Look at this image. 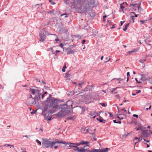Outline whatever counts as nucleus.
Returning <instances> with one entry per match:
<instances>
[{"instance_id": "nucleus-50", "label": "nucleus", "mask_w": 152, "mask_h": 152, "mask_svg": "<svg viewBox=\"0 0 152 152\" xmlns=\"http://www.w3.org/2000/svg\"><path fill=\"white\" fill-rule=\"evenodd\" d=\"M133 116L134 117H136L137 118H138V115L136 114H133Z\"/></svg>"}, {"instance_id": "nucleus-57", "label": "nucleus", "mask_w": 152, "mask_h": 152, "mask_svg": "<svg viewBox=\"0 0 152 152\" xmlns=\"http://www.w3.org/2000/svg\"><path fill=\"white\" fill-rule=\"evenodd\" d=\"M124 99L123 101V102H127V101L125 100V99H126L125 97H124Z\"/></svg>"}, {"instance_id": "nucleus-8", "label": "nucleus", "mask_w": 152, "mask_h": 152, "mask_svg": "<svg viewBox=\"0 0 152 152\" xmlns=\"http://www.w3.org/2000/svg\"><path fill=\"white\" fill-rule=\"evenodd\" d=\"M140 75L142 76V77L141 80L144 81L146 80L148 81V80H149L150 79H151V78L150 77L148 79H147L146 77V75L144 74H141Z\"/></svg>"}, {"instance_id": "nucleus-28", "label": "nucleus", "mask_w": 152, "mask_h": 152, "mask_svg": "<svg viewBox=\"0 0 152 152\" xmlns=\"http://www.w3.org/2000/svg\"><path fill=\"white\" fill-rule=\"evenodd\" d=\"M107 16V15H104V16L103 17V21L104 22H105L106 20V18H107V16Z\"/></svg>"}, {"instance_id": "nucleus-12", "label": "nucleus", "mask_w": 152, "mask_h": 152, "mask_svg": "<svg viewBox=\"0 0 152 152\" xmlns=\"http://www.w3.org/2000/svg\"><path fill=\"white\" fill-rule=\"evenodd\" d=\"M96 120L101 123H105L106 120H104L103 119L102 117H100L99 118H97Z\"/></svg>"}, {"instance_id": "nucleus-27", "label": "nucleus", "mask_w": 152, "mask_h": 152, "mask_svg": "<svg viewBox=\"0 0 152 152\" xmlns=\"http://www.w3.org/2000/svg\"><path fill=\"white\" fill-rule=\"evenodd\" d=\"M107 113L110 115L109 117H114L113 115L111 113L109 112H107Z\"/></svg>"}, {"instance_id": "nucleus-38", "label": "nucleus", "mask_w": 152, "mask_h": 152, "mask_svg": "<svg viewBox=\"0 0 152 152\" xmlns=\"http://www.w3.org/2000/svg\"><path fill=\"white\" fill-rule=\"evenodd\" d=\"M100 104H101L103 107H106V106L105 103H100Z\"/></svg>"}, {"instance_id": "nucleus-45", "label": "nucleus", "mask_w": 152, "mask_h": 152, "mask_svg": "<svg viewBox=\"0 0 152 152\" xmlns=\"http://www.w3.org/2000/svg\"><path fill=\"white\" fill-rule=\"evenodd\" d=\"M134 16H131V18H132V20H133V22H134Z\"/></svg>"}, {"instance_id": "nucleus-9", "label": "nucleus", "mask_w": 152, "mask_h": 152, "mask_svg": "<svg viewBox=\"0 0 152 152\" xmlns=\"http://www.w3.org/2000/svg\"><path fill=\"white\" fill-rule=\"evenodd\" d=\"M85 150L86 152H99L100 149H96L93 148L91 150L89 149H86Z\"/></svg>"}, {"instance_id": "nucleus-47", "label": "nucleus", "mask_w": 152, "mask_h": 152, "mask_svg": "<svg viewBox=\"0 0 152 152\" xmlns=\"http://www.w3.org/2000/svg\"><path fill=\"white\" fill-rule=\"evenodd\" d=\"M4 146H6V147H8V146H13V145H10V144H5L4 145Z\"/></svg>"}, {"instance_id": "nucleus-6", "label": "nucleus", "mask_w": 152, "mask_h": 152, "mask_svg": "<svg viewBox=\"0 0 152 152\" xmlns=\"http://www.w3.org/2000/svg\"><path fill=\"white\" fill-rule=\"evenodd\" d=\"M39 36L40 38L39 41L40 42H43L46 39V36L44 33L39 34Z\"/></svg>"}, {"instance_id": "nucleus-59", "label": "nucleus", "mask_w": 152, "mask_h": 152, "mask_svg": "<svg viewBox=\"0 0 152 152\" xmlns=\"http://www.w3.org/2000/svg\"><path fill=\"white\" fill-rule=\"evenodd\" d=\"M125 22V21H121L120 22V23H121V26H122L123 23H124Z\"/></svg>"}, {"instance_id": "nucleus-60", "label": "nucleus", "mask_w": 152, "mask_h": 152, "mask_svg": "<svg viewBox=\"0 0 152 152\" xmlns=\"http://www.w3.org/2000/svg\"><path fill=\"white\" fill-rule=\"evenodd\" d=\"M121 110H122V111H124L125 112H127V110H125V108H123L121 109Z\"/></svg>"}, {"instance_id": "nucleus-30", "label": "nucleus", "mask_w": 152, "mask_h": 152, "mask_svg": "<svg viewBox=\"0 0 152 152\" xmlns=\"http://www.w3.org/2000/svg\"><path fill=\"white\" fill-rule=\"evenodd\" d=\"M69 92L70 93L68 94L69 95H72L74 94V91H70Z\"/></svg>"}, {"instance_id": "nucleus-2", "label": "nucleus", "mask_w": 152, "mask_h": 152, "mask_svg": "<svg viewBox=\"0 0 152 152\" xmlns=\"http://www.w3.org/2000/svg\"><path fill=\"white\" fill-rule=\"evenodd\" d=\"M57 143H60L59 140L58 139H54L52 142L49 141L48 139H44L42 142V146L45 148H52L54 144Z\"/></svg>"}, {"instance_id": "nucleus-61", "label": "nucleus", "mask_w": 152, "mask_h": 152, "mask_svg": "<svg viewBox=\"0 0 152 152\" xmlns=\"http://www.w3.org/2000/svg\"><path fill=\"white\" fill-rule=\"evenodd\" d=\"M41 132H43V129L42 128H40L39 130Z\"/></svg>"}, {"instance_id": "nucleus-3", "label": "nucleus", "mask_w": 152, "mask_h": 152, "mask_svg": "<svg viewBox=\"0 0 152 152\" xmlns=\"http://www.w3.org/2000/svg\"><path fill=\"white\" fill-rule=\"evenodd\" d=\"M60 143H62L64 144L65 145H69V147H74L75 148L73 149V150L74 151L78 152H83V149H80L79 148L75 145V143H71L70 142H66L64 141H60Z\"/></svg>"}, {"instance_id": "nucleus-16", "label": "nucleus", "mask_w": 152, "mask_h": 152, "mask_svg": "<svg viewBox=\"0 0 152 152\" xmlns=\"http://www.w3.org/2000/svg\"><path fill=\"white\" fill-rule=\"evenodd\" d=\"M75 116L71 115L69 117H67L66 119V120H71L72 121H74L75 119Z\"/></svg>"}, {"instance_id": "nucleus-10", "label": "nucleus", "mask_w": 152, "mask_h": 152, "mask_svg": "<svg viewBox=\"0 0 152 152\" xmlns=\"http://www.w3.org/2000/svg\"><path fill=\"white\" fill-rule=\"evenodd\" d=\"M89 133L93 135L95 133L96 129H94L93 128L91 127L89 129Z\"/></svg>"}, {"instance_id": "nucleus-14", "label": "nucleus", "mask_w": 152, "mask_h": 152, "mask_svg": "<svg viewBox=\"0 0 152 152\" xmlns=\"http://www.w3.org/2000/svg\"><path fill=\"white\" fill-rule=\"evenodd\" d=\"M91 86H87L84 88L83 91L86 92V91H90V90H91Z\"/></svg>"}, {"instance_id": "nucleus-15", "label": "nucleus", "mask_w": 152, "mask_h": 152, "mask_svg": "<svg viewBox=\"0 0 152 152\" xmlns=\"http://www.w3.org/2000/svg\"><path fill=\"white\" fill-rule=\"evenodd\" d=\"M107 148H105L101 149H100L99 152H107L110 149Z\"/></svg>"}, {"instance_id": "nucleus-52", "label": "nucleus", "mask_w": 152, "mask_h": 152, "mask_svg": "<svg viewBox=\"0 0 152 152\" xmlns=\"http://www.w3.org/2000/svg\"><path fill=\"white\" fill-rule=\"evenodd\" d=\"M124 8V6H123V5H120V8L121 9L123 10Z\"/></svg>"}, {"instance_id": "nucleus-54", "label": "nucleus", "mask_w": 152, "mask_h": 152, "mask_svg": "<svg viewBox=\"0 0 152 152\" xmlns=\"http://www.w3.org/2000/svg\"><path fill=\"white\" fill-rule=\"evenodd\" d=\"M86 40L85 39H83L82 40V44L83 45L84 44L85 42H86Z\"/></svg>"}, {"instance_id": "nucleus-19", "label": "nucleus", "mask_w": 152, "mask_h": 152, "mask_svg": "<svg viewBox=\"0 0 152 152\" xmlns=\"http://www.w3.org/2000/svg\"><path fill=\"white\" fill-rule=\"evenodd\" d=\"M89 15L92 18H94L95 16V13L94 12H91L89 14Z\"/></svg>"}, {"instance_id": "nucleus-1", "label": "nucleus", "mask_w": 152, "mask_h": 152, "mask_svg": "<svg viewBox=\"0 0 152 152\" xmlns=\"http://www.w3.org/2000/svg\"><path fill=\"white\" fill-rule=\"evenodd\" d=\"M47 100L44 102L45 106L42 110V113L44 115L45 119L47 121H51L52 119L51 114L56 112L58 110H61L56 114L57 117L62 118L66 114H72L73 112L72 109L66 106V105L60 104L64 102L63 99H59L52 97L51 94Z\"/></svg>"}, {"instance_id": "nucleus-39", "label": "nucleus", "mask_w": 152, "mask_h": 152, "mask_svg": "<svg viewBox=\"0 0 152 152\" xmlns=\"http://www.w3.org/2000/svg\"><path fill=\"white\" fill-rule=\"evenodd\" d=\"M117 88H113L112 90L111 91H110V93H113V92H115V90H116V89Z\"/></svg>"}, {"instance_id": "nucleus-24", "label": "nucleus", "mask_w": 152, "mask_h": 152, "mask_svg": "<svg viewBox=\"0 0 152 152\" xmlns=\"http://www.w3.org/2000/svg\"><path fill=\"white\" fill-rule=\"evenodd\" d=\"M38 110V107L37 108L36 110H33V111L30 112V113L31 114L33 115L34 113H35L37 110Z\"/></svg>"}, {"instance_id": "nucleus-21", "label": "nucleus", "mask_w": 152, "mask_h": 152, "mask_svg": "<svg viewBox=\"0 0 152 152\" xmlns=\"http://www.w3.org/2000/svg\"><path fill=\"white\" fill-rule=\"evenodd\" d=\"M129 23H128L126 24L125 25L124 28L123 29V31H126L127 30V29L128 27L129 26Z\"/></svg>"}, {"instance_id": "nucleus-42", "label": "nucleus", "mask_w": 152, "mask_h": 152, "mask_svg": "<svg viewBox=\"0 0 152 152\" xmlns=\"http://www.w3.org/2000/svg\"><path fill=\"white\" fill-rule=\"evenodd\" d=\"M117 118H118L120 120H121L124 119V118L123 117L121 118L120 117H119L118 116H117Z\"/></svg>"}, {"instance_id": "nucleus-23", "label": "nucleus", "mask_w": 152, "mask_h": 152, "mask_svg": "<svg viewBox=\"0 0 152 152\" xmlns=\"http://www.w3.org/2000/svg\"><path fill=\"white\" fill-rule=\"evenodd\" d=\"M66 68V66L65 64V65L63 67V68L62 69V71L63 72H65V69Z\"/></svg>"}, {"instance_id": "nucleus-36", "label": "nucleus", "mask_w": 152, "mask_h": 152, "mask_svg": "<svg viewBox=\"0 0 152 152\" xmlns=\"http://www.w3.org/2000/svg\"><path fill=\"white\" fill-rule=\"evenodd\" d=\"M64 45V44L62 43H61L59 45V46L62 48H63V49H64V48L63 47Z\"/></svg>"}, {"instance_id": "nucleus-13", "label": "nucleus", "mask_w": 152, "mask_h": 152, "mask_svg": "<svg viewBox=\"0 0 152 152\" xmlns=\"http://www.w3.org/2000/svg\"><path fill=\"white\" fill-rule=\"evenodd\" d=\"M38 90L33 88H30V91L33 94L35 95Z\"/></svg>"}, {"instance_id": "nucleus-4", "label": "nucleus", "mask_w": 152, "mask_h": 152, "mask_svg": "<svg viewBox=\"0 0 152 152\" xmlns=\"http://www.w3.org/2000/svg\"><path fill=\"white\" fill-rule=\"evenodd\" d=\"M29 98H32L34 100L33 101H31V102H28L29 104H35L36 103V99H38V95H36L35 96L34 98H32V95H30L29 96Z\"/></svg>"}, {"instance_id": "nucleus-20", "label": "nucleus", "mask_w": 152, "mask_h": 152, "mask_svg": "<svg viewBox=\"0 0 152 152\" xmlns=\"http://www.w3.org/2000/svg\"><path fill=\"white\" fill-rule=\"evenodd\" d=\"M109 56H107V57H106L105 58V59L104 60V63H107V62L109 61L110 60V59L109 58Z\"/></svg>"}, {"instance_id": "nucleus-46", "label": "nucleus", "mask_w": 152, "mask_h": 152, "mask_svg": "<svg viewBox=\"0 0 152 152\" xmlns=\"http://www.w3.org/2000/svg\"><path fill=\"white\" fill-rule=\"evenodd\" d=\"M136 91H137V92H136V94H139L141 92V91L140 90H136Z\"/></svg>"}, {"instance_id": "nucleus-37", "label": "nucleus", "mask_w": 152, "mask_h": 152, "mask_svg": "<svg viewBox=\"0 0 152 152\" xmlns=\"http://www.w3.org/2000/svg\"><path fill=\"white\" fill-rule=\"evenodd\" d=\"M75 143V145L77 146V147H78V146H80V145H81V141L79 143Z\"/></svg>"}, {"instance_id": "nucleus-22", "label": "nucleus", "mask_w": 152, "mask_h": 152, "mask_svg": "<svg viewBox=\"0 0 152 152\" xmlns=\"http://www.w3.org/2000/svg\"><path fill=\"white\" fill-rule=\"evenodd\" d=\"M69 15V14H66V13H64V14H61V16H64V18H66L68 17V16Z\"/></svg>"}, {"instance_id": "nucleus-43", "label": "nucleus", "mask_w": 152, "mask_h": 152, "mask_svg": "<svg viewBox=\"0 0 152 152\" xmlns=\"http://www.w3.org/2000/svg\"><path fill=\"white\" fill-rule=\"evenodd\" d=\"M49 49H50L51 50L52 54H54V52L53 51L54 50L53 49V48H50Z\"/></svg>"}, {"instance_id": "nucleus-35", "label": "nucleus", "mask_w": 152, "mask_h": 152, "mask_svg": "<svg viewBox=\"0 0 152 152\" xmlns=\"http://www.w3.org/2000/svg\"><path fill=\"white\" fill-rule=\"evenodd\" d=\"M78 84L79 87L81 88H82V85L84 84V82L79 83Z\"/></svg>"}, {"instance_id": "nucleus-33", "label": "nucleus", "mask_w": 152, "mask_h": 152, "mask_svg": "<svg viewBox=\"0 0 152 152\" xmlns=\"http://www.w3.org/2000/svg\"><path fill=\"white\" fill-rule=\"evenodd\" d=\"M140 4V3L139 4H133V7H136L138 6L139 4Z\"/></svg>"}, {"instance_id": "nucleus-18", "label": "nucleus", "mask_w": 152, "mask_h": 152, "mask_svg": "<svg viewBox=\"0 0 152 152\" xmlns=\"http://www.w3.org/2000/svg\"><path fill=\"white\" fill-rule=\"evenodd\" d=\"M142 134L143 135V137H148V134L145 131H143L142 132Z\"/></svg>"}, {"instance_id": "nucleus-17", "label": "nucleus", "mask_w": 152, "mask_h": 152, "mask_svg": "<svg viewBox=\"0 0 152 152\" xmlns=\"http://www.w3.org/2000/svg\"><path fill=\"white\" fill-rule=\"evenodd\" d=\"M138 49H134L132 51H129L128 52L129 54H130L132 53H136L138 50Z\"/></svg>"}, {"instance_id": "nucleus-56", "label": "nucleus", "mask_w": 152, "mask_h": 152, "mask_svg": "<svg viewBox=\"0 0 152 152\" xmlns=\"http://www.w3.org/2000/svg\"><path fill=\"white\" fill-rule=\"evenodd\" d=\"M118 80L120 81H122L124 79H122L121 78H119L117 79Z\"/></svg>"}, {"instance_id": "nucleus-40", "label": "nucleus", "mask_w": 152, "mask_h": 152, "mask_svg": "<svg viewBox=\"0 0 152 152\" xmlns=\"http://www.w3.org/2000/svg\"><path fill=\"white\" fill-rule=\"evenodd\" d=\"M74 36L75 37H78L79 38V39H80L81 38V36H80V35H75Z\"/></svg>"}, {"instance_id": "nucleus-44", "label": "nucleus", "mask_w": 152, "mask_h": 152, "mask_svg": "<svg viewBox=\"0 0 152 152\" xmlns=\"http://www.w3.org/2000/svg\"><path fill=\"white\" fill-rule=\"evenodd\" d=\"M76 46V45L73 44V45H69V48H72L73 47H75Z\"/></svg>"}, {"instance_id": "nucleus-32", "label": "nucleus", "mask_w": 152, "mask_h": 152, "mask_svg": "<svg viewBox=\"0 0 152 152\" xmlns=\"http://www.w3.org/2000/svg\"><path fill=\"white\" fill-rule=\"evenodd\" d=\"M39 82L41 83L42 84H44L45 85H46V83L43 80H42L41 81L40 80H39Z\"/></svg>"}, {"instance_id": "nucleus-11", "label": "nucleus", "mask_w": 152, "mask_h": 152, "mask_svg": "<svg viewBox=\"0 0 152 152\" xmlns=\"http://www.w3.org/2000/svg\"><path fill=\"white\" fill-rule=\"evenodd\" d=\"M69 50L67 52V54H73L75 52H76L75 50H72L69 47L68 48Z\"/></svg>"}, {"instance_id": "nucleus-51", "label": "nucleus", "mask_w": 152, "mask_h": 152, "mask_svg": "<svg viewBox=\"0 0 152 152\" xmlns=\"http://www.w3.org/2000/svg\"><path fill=\"white\" fill-rule=\"evenodd\" d=\"M69 75H70V74H69V73L68 72H67L66 73L65 77H67Z\"/></svg>"}, {"instance_id": "nucleus-48", "label": "nucleus", "mask_w": 152, "mask_h": 152, "mask_svg": "<svg viewBox=\"0 0 152 152\" xmlns=\"http://www.w3.org/2000/svg\"><path fill=\"white\" fill-rule=\"evenodd\" d=\"M137 131L139 130H140L141 129H142L140 128V127H136L135 128Z\"/></svg>"}, {"instance_id": "nucleus-25", "label": "nucleus", "mask_w": 152, "mask_h": 152, "mask_svg": "<svg viewBox=\"0 0 152 152\" xmlns=\"http://www.w3.org/2000/svg\"><path fill=\"white\" fill-rule=\"evenodd\" d=\"M140 4H141V3H140V4L138 6V10L139 11H140V12L142 10V9L141 7H140Z\"/></svg>"}, {"instance_id": "nucleus-53", "label": "nucleus", "mask_w": 152, "mask_h": 152, "mask_svg": "<svg viewBox=\"0 0 152 152\" xmlns=\"http://www.w3.org/2000/svg\"><path fill=\"white\" fill-rule=\"evenodd\" d=\"M89 127H88V128L87 129H86V133L87 132L88 133H89Z\"/></svg>"}, {"instance_id": "nucleus-29", "label": "nucleus", "mask_w": 152, "mask_h": 152, "mask_svg": "<svg viewBox=\"0 0 152 152\" xmlns=\"http://www.w3.org/2000/svg\"><path fill=\"white\" fill-rule=\"evenodd\" d=\"M54 11V10L53 9L51 11H49L48 12H47V13L49 14L50 13V14H53V12Z\"/></svg>"}, {"instance_id": "nucleus-31", "label": "nucleus", "mask_w": 152, "mask_h": 152, "mask_svg": "<svg viewBox=\"0 0 152 152\" xmlns=\"http://www.w3.org/2000/svg\"><path fill=\"white\" fill-rule=\"evenodd\" d=\"M134 139L135 140H138V141H139L140 142L141 141V140H142V139H141V140H140V138H138L137 137H135Z\"/></svg>"}, {"instance_id": "nucleus-62", "label": "nucleus", "mask_w": 152, "mask_h": 152, "mask_svg": "<svg viewBox=\"0 0 152 152\" xmlns=\"http://www.w3.org/2000/svg\"><path fill=\"white\" fill-rule=\"evenodd\" d=\"M45 96V95H44V94H42V95H41V98H42V99H44V97Z\"/></svg>"}, {"instance_id": "nucleus-26", "label": "nucleus", "mask_w": 152, "mask_h": 152, "mask_svg": "<svg viewBox=\"0 0 152 152\" xmlns=\"http://www.w3.org/2000/svg\"><path fill=\"white\" fill-rule=\"evenodd\" d=\"M147 20H140V21L141 23L142 24H143L144 23H145L147 22Z\"/></svg>"}, {"instance_id": "nucleus-49", "label": "nucleus", "mask_w": 152, "mask_h": 152, "mask_svg": "<svg viewBox=\"0 0 152 152\" xmlns=\"http://www.w3.org/2000/svg\"><path fill=\"white\" fill-rule=\"evenodd\" d=\"M126 75H127V77H129V76H130V73H129V72H128L127 73Z\"/></svg>"}, {"instance_id": "nucleus-7", "label": "nucleus", "mask_w": 152, "mask_h": 152, "mask_svg": "<svg viewBox=\"0 0 152 152\" xmlns=\"http://www.w3.org/2000/svg\"><path fill=\"white\" fill-rule=\"evenodd\" d=\"M63 104L66 105V106H69V107H70L72 109H73L75 107H72V102L70 100H68L67 101L66 104Z\"/></svg>"}, {"instance_id": "nucleus-41", "label": "nucleus", "mask_w": 152, "mask_h": 152, "mask_svg": "<svg viewBox=\"0 0 152 152\" xmlns=\"http://www.w3.org/2000/svg\"><path fill=\"white\" fill-rule=\"evenodd\" d=\"M135 79L136 80V81L138 83H141L142 82L141 81H139L137 79V78H135Z\"/></svg>"}, {"instance_id": "nucleus-5", "label": "nucleus", "mask_w": 152, "mask_h": 152, "mask_svg": "<svg viewBox=\"0 0 152 152\" xmlns=\"http://www.w3.org/2000/svg\"><path fill=\"white\" fill-rule=\"evenodd\" d=\"M81 145H84V146L82 148L80 149H83L84 150L88 149H85V147L87 146H89V144L90 143L89 142L84 141H81Z\"/></svg>"}, {"instance_id": "nucleus-58", "label": "nucleus", "mask_w": 152, "mask_h": 152, "mask_svg": "<svg viewBox=\"0 0 152 152\" xmlns=\"http://www.w3.org/2000/svg\"><path fill=\"white\" fill-rule=\"evenodd\" d=\"M137 126H139L140 128L141 129L142 128V126H141V124H139Z\"/></svg>"}, {"instance_id": "nucleus-63", "label": "nucleus", "mask_w": 152, "mask_h": 152, "mask_svg": "<svg viewBox=\"0 0 152 152\" xmlns=\"http://www.w3.org/2000/svg\"><path fill=\"white\" fill-rule=\"evenodd\" d=\"M116 97H117V98L119 99L120 98V96L118 94L117 95H116L115 96Z\"/></svg>"}, {"instance_id": "nucleus-64", "label": "nucleus", "mask_w": 152, "mask_h": 152, "mask_svg": "<svg viewBox=\"0 0 152 152\" xmlns=\"http://www.w3.org/2000/svg\"><path fill=\"white\" fill-rule=\"evenodd\" d=\"M59 39L57 38L56 39H55V41H56V42H58V41H59Z\"/></svg>"}, {"instance_id": "nucleus-34", "label": "nucleus", "mask_w": 152, "mask_h": 152, "mask_svg": "<svg viewBox=\"0 0 152 152\" xmlns=\"http://www.w3.org/2000/svg\"><path fill=\"white\" fill-rule=\"evenodd\" d=\"M146 60L145 59H144L143 60H142L140 61V62L141 63H144L145 61Z\"/></svg>"}, {"instance_id": "nucleus-55", "label": "nucleus", "mask_w": 152, "mask_h": 152, "mask_svg": "<svg viewBox=\"0 0 152 152\" xmlns=\"http://www.w3.org/2000/svg\"><path fill=\"white\" fill-rule=\"evenodd\" d=\"M111 23V20H107V24L110 25V23Z\"/></svg>"}]
</instances>
